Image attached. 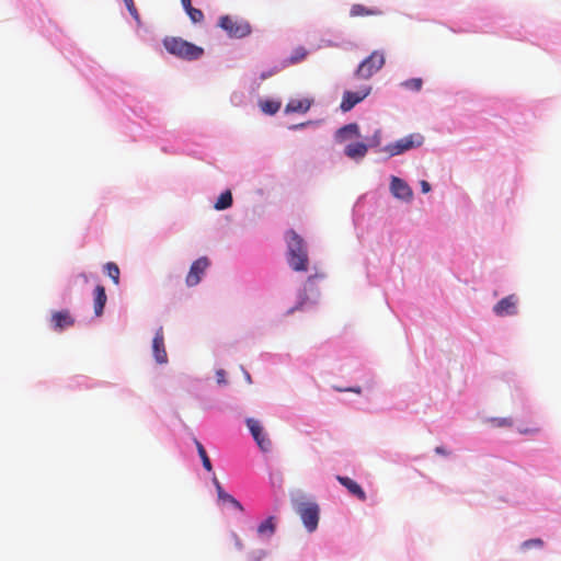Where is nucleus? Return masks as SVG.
<instances>
[{
  "instance_id": "13",
  "label": "nucleus",
  "mask_w": 561,
  "mask_h": 561,
  "mask_svg": "<svg viewBox=\"0 0 561 561\" xmlns=\"http://www.w3.org/2000/svg\"><path fill=\"white\" fill-rule=\"evenodd\" d=\"M54 330L62 331L75 324V318L68 310L55 311L50 318Z\"/></svg>"
},
{
  "instance_id": "9",
  "label": "nucleus",
  "mask_w": 561,
  "mask_h": 561,
  "mask_svg": "<svg viewBox=\"0 0 561 561\" xmlns=\"http://www.w3.org/2000/svg\"><path fill=\"white\" fill-rule=\"evenodd\" d=\"M210 262L206 256H202L193 262L191 265L190 272L186 275V285L188 287L196 286L201 279L206 270L208 268Z\"/></svg>"
},
{
  "instance_id": "20",
  "label": "nucleus",
  "mask_w": 561,
  "mask_h": 561,
  "mask_svg": "<svg viewBox=\"0 0 561 561\" xmlns=\"http://www.w3.org/2000/svg\"><path fill=\"white\" fill-rule=\"evenodd\" d=\"M280 106L282 103L275 100H264L260 102L261 111L267 115L276 114L279 111Z\"/></svg>"
},
{
  "instance_id": "24",
  "label": "nucleus",
  "mask_w": 561,
  "mask_h": 561,
  "mask_svg": "<svg viewBox=\"0 0 561 561\" xmlns=\"http://www.w3.org/2000/svg\"><path fill=\"white\" fill-rule=\"evenodd\" d=\"M232 205V194L230 191H225L220 194L217 202L215 203V208L217 210L227 209Z\"/></svg>"
},
{
  "instance_id": "16",
  "label": "nucleus",
  "mask_w": 561,
  "mask_h": 561,
  "mask_svg": "<svg viewBox=\"0 0 561 561\" xmlns=\"http://www.w3.org/2000/svg\"><path fill=\"white\" fill-rule=\"evenodd\" d=\"M368 147L364 142H352L345 147V154L351 159H362L366 156Z\"/></svg>"
},
{
  "instance_id": "38",
  "label": "nucleus",
  "mask_w": 561,
  "mask_h": 561,
  "mask_svg": "<svg viewBox=\"0 0 561 561\" xmlns=\"http://www.w3.org/2000/svg\"><path fill=\"white\" fill-rule=\"evenodd\" d=\"M308 124H310V122L297 124V125L291 126L290 128L291 129H298V128H302V127L307 126Z\"/></svg>"
},
{
  "instance_id": "27",
  "label": "nucleus",
  "mask_w": 561,
  "mask_h": 561,
  "mask_svg": "<svg viewBox=\"0 0 561 561\" xmlns=\"http://www.w3.org/2000/svg\"><path fill=\"white\" fill-rule=\"evenodd\" d=\"M488 422L492 427H512L514 424L511 417H492Z\"/></svg>"
},
{
  "instance_id": "31",
  "label": "nucleus",
  "mask_w": 561,
  "mask_h": 561,
  "mask_svg": "<svg viewBox=\"0 0 561 561\" xmlns=\"http://www.w3.org/2000/svg\"><path fill=\"white\" fill-rule=\"evenodd\" d=\"M543 546V541L539 538H536V539H529V540H526L522 543V548L527 550V549H530V548H541Z\"/></svg>"
},
{
  "instance_id": "33",
  "label": "nucleus",
  "mask_w": 561,
  "mask_h": 561,
  "mask_svg": "<svg viewBox=\"0 0 561 561\" xmlns=\"http://www.w3.org/2000/svg\"><path fill=\"white\" fill-rule=\"evenodd\" d=\"M217 382L218 383H225L226 380H225V371L224 370H218L217 374Z\"/></svg>"
},
{
  "instance_id": "29",
  "label": "nucleus",
  "mask_w": 561,
  "mask_h": 561,
  "mask_svg": "<svg viewBox=\"0 0 561 561\" xmlns=\"http://www.w3.org/2000/svg\"><path fill=\"white\" fill-rule=\"evenodd\" d=\"M184 9L194 23H199L204 20V13L202 10L194 8L192 4L190 7H185Z\"/></svg>"
},
{
  "instance_id": "4",
  "label": "nucleus",
  "mask_w": 561,
  "mask_h": 561,
  "mask_svg": "<svg viewBox=\"0 0 561 561\" xmlns=\"http://www.w3.org/2000/svg\"><path fill=\"white\" fill-rule=\"evenodd\" d=\"M296 513L301 518L309 533L317 529L319 523V505L314 502H300L296 505Z\"/></svg>"
},
{
  "instance_id": "28",
  "label": "nucleus",
  "mask_w": 561,
  "mask_h": 561,
  "mask_svg": "<svg viewBox=\"0 0 561 561\" xmlns=\"http://www.w3.org/2000/svg\"><path fill=\"white\" fill-rule=\"evenodd\" d=\"M401 85L408 90L419 92L423 87V80L421 78H413L403 81Z\"/></svg>"
},
{
  "instance_id": "2",
  "label": "nucleus",
  "mask_w": 561,
  "mask_h": 561,
  "mask_svg": "<svg viewBox=\"0 0 561 561\" xmlns=\"http://www.w3.org/2000/svg\"><path fill=\"white\" fill-rule=\"evenodd\" d=\"M163 46L171 55L186 60L199 59L204 54L202 47L175 36L165 37L163 39Z\"/></svg>"
},
{
  "instance_id": "18",
  "label": "nucleus",
  "mask_w": 561,
  "mask_h": 561,
  "mask_svg": "<svg viewBox=\"0 0 561 561\" xmlns=\"http://www.w3.org/2000/svg\"><path fill=\"white\" fill-rule=\"evenodd\" d=\"M276 529V520L274 516H270L266 520L261 523L257 527V534L260 536H268L274 535Z\"/></svg>"
},
{
  "instance_id": "7",
  "label": "nucleus",
  "mask_w": 561,
  "mask_h": 561,
  "mask_svg": "<svg viewBox=\"0 0 561 561\" xmlns=\"http://www.w3.org/2000/svg\"><path fill=\"white\" fill-rule=\"evenodd\" d=\"M219 26L231 37L241 38L251 33L249 23L236 20L229 15H224L219 19Z\"/></svg>"
},
{
  "instance_id": "8",
  "label": "nucleus",
  "mask_w": 561,
  "mask_h": 561,
  "mask_svg": "<svg viewBox=\"0 0 561 561\" xmlns=\"http://www.w3.org/2000/svg\"><path fill=\"white\" fill-rule=\"evenodd\" d=\"M247 426L249 431L251 432L254 440L256 442L260 449L264 453H267L271 450L272 442L267 437V435L263 431V426L261 423L255 419H248L247 420Z\"/></svg>"
},
{
  "instance_id": "23",
  "label": "nucleus",
  "mask_w": 561,
  "mask_h": 561,
  "mask_svg": "<svg viewBox=\"0 0 561 561\" xmlns=\"http://www.w3.org/2000/svg\"><path fill=\"white\" fill-rule=\"evenodd\" d=\"M104 272L106 273V275L113 280V283L115 285H118L119 284V275H121V271H119V267L116 263L114 262H107L105 265H104Z\"/></svg>"
},
{
  "instance_id": "26",
  "label": "nucleus",
  "mask_w": 561,
  "mask_h": 561,
  "mask_svg": "<svg viewBox=\"0 0 561 561\" xmlns=\"http://www.w3.org/2000/svg\"><path fill=\"white\" fill-rule=\"evenodd\" d=\"M308 55L305 47H297L287 60V65H295L302 61Z\"/></svg>"
},
{
  "instance_id": "1",
  "label": "nucleus",
  "mask_w": 561,
  "mask_h": 561,
  "mask_svg": "<svg viewBox=\"0 0 561 561\" xmlns=\"http://www.w3.org/2000/svg\"><path fill=\"white\" fill-rule=\"evenodd\" d=\"M285 239L288 265L295 272H307L309 267V256L305 240L293 229L286 232Z\"/></svg>"
},
{
  "instance_id": "3",
  "label": "nucleus",
  "mask_w": 561,
  "mask_h": 561,
  "mask_svg": "<svg viewBox=\"0 0 561 561\" xmlns=\"http://www.w3.org/2000/svg\"><path fill=\"white\" fill-rule=\"evenodd\" d=\"M385 65V55L379 50L373 51L365 58L354 72V77L368 80L377 73Z\"/></svg>"
},
{
  "instance_id": "40",
  "label": "nucleus",
  "mask_w": 561,
  "mask_h": 561,
  "mask_svg": "<svg viewBox=\"0 0 561 561\" xmlns=\"http://www.w3.org/2000/svg\"><path fill=\"white\" fill-rule=\"evenodd\" d=\"M272 75H273V72H267V73H265V72H264V73H262V75H261V79H262V80H265V79H267L268 77H271Z\"/></svg>"
},
{
  "instance_id": "34",
  "label": "nucleus",
  "mask_w": 561,
  "mask_h": 561,
  "mask_svg": "<svg viewBox=\"0 0 561 561\" xmlns=\"http://www.w3.org/2000/svg\"><path fill=\"white\" fill-rule=\"evenodd\" d=\"M421 188L423 193H428L431 191V185L427 181H422Z\"/></svg>"
},
{
  "instance_id": "11",
  "label": "nucleus",
  "mask_w": 561,
  "mask_h": 561,
  "mask_svg": "<svg viewBox=\"0 0 561 561\" xmlns=\"http://www.w3.org/2000/svg\"><path fill=\"white\" fill-rule=\"evenodd\" d=\"M493 311L499 317L513 316L517 313V297L510 295L502 298L494 307Z\"/></svg>"
},
{
  "instance_id": "15",
  "label": "nucleus",
  "mask_w": 561,
  "mask_h": 561,
  "mask_svg": "<svg viewBox=\"0 0 561 561\" xmlns=\"http://www.w3.org/2000/svg\"><path fill=\"white\" fill-rule=\"evenodd\" d=\"M312 105L310 99H291L286 104L285 113H307Z\"/></svg>"
},
{
  "instance_id": "22",
  "label": "nucleus",
  "mask_w": 561,
  "mask_h": 561,
  "mask_svg": "<svg viewBox=\"0 0 561 561\" xmlns=\"http://www.w3.org/2000/svg\"><path fill=\"white\" fill-rule=\"evenodd\" d=\"M381 12L379 10H376V9H367L365 5L363 4H354L352 8H351V15L352 16H364V15H378L380 14Z\"/></svg>"
},
{
  "instance_id": "12",
  "label": "nucleus",
  "mask_w": 561,
  "mask_h": 561,
  "mask_svg": "<svg viewBox=\"0 0 561 561\" xmlns=\"http://www.w3.org/2000/svg\"><path fill=\"white\" fill-rule=\"evenodd\" d=\"M152 353L158 364L168 363V354L165 351L164 334L162 328H159L156 331L154 337L152 340Z\"/></svg>"
},
{
  "instance_id": "39",
  "label": "nucleus",
  "mask_w": 561,
  "mask_h": 561,
  "mask_svg": "<svg viewBox=\"0 0 561 561\" xmlns=\"http://www.w3.org/2000/svg\"><path fill=\"white\" fill-rule=\"evenodd\" d=\"M183 8L190 7L192 4V0H181Z\"/></svg>"
},
{
  "instance_id": "10",
  "label": "nucleus",
  "mask_w": 561,
  "mask_h": 561,
  "mask_svg": "<svg viewBox=\"0 0 561 561\" xmlns=\"http://www.w3.org/2000/svg\"><path fill=\"white\" fill-rule=\"evenodd\" d=\"M390 191L396 198L404 202H410L413 197L412 188L398 176H391Z\"/></svg>"
},
{
  "instance_id": "36",
  "label": "nucleus",
  "mask_w": 561,
  "mask_h": 561,
  "mask_svg": "<svg viewBox=\"0 0 561 561\" xmlns=\"http://www.w3.org/2000/svg\"><path fill=\"white\" fill-rule=\"evenodd\" d=\"M435 453L438 454V455H443V456H447L448 455V451L442 447V446H438L435 448Z\"/></svg>"
},
{
  "instance_id": "32",
  "label": "nucleus",
  "mask_w": 561,
  "mask_h": 561,
  "mask_svg": "<svg viewBox=\"0 0 561 561\" xmlns=\"http://www.w3.org/2000/svg\"><path fill=\"white\" fill-rule=\"evenodd\" d=\"M539 427H533V428H519L520 434H537L539 433Z\"/></svg>"
},
{
  "instance_id": "14",
  "label": "nucleus",
  "mask_w": 561,
  "mask_h": 561,
  "mask_svg": "<svg viewBox=\"0 0 561 561\" xmlns=\"http://www.w3.org/2000/svg\"><path fill=\"white\" fill-rule=\"evenodd\" d=\"M336 480L344 486L347 489V491L356 496L358 500L360 501H365L366 500V493L364 492V490L362 489V486L356 482L354 481L353 479L348 478V477H343V476H337L336 477Z\"/></svg>"
},
{
  "instance_id": "25",
  "label": "nucleus",
  "mask_w": 561,
  "mask_h": 561,
  "mask_svg": "<svg viewBox=\"0 0 561 561\" xmlns=\"http://www.w3.org/2000/svg\"><path fill=\"white\" fill-rule=\"evenodd\" d=\"M217 495L220 501L229 503L238 511L243 512V506L241 505V503L238 500H236L232 495L227 493L225 490H219V493Z\"/></svg>"
},
{
  "instance_id": "30",
  "label": "nucleus",
  "mask_w": 561,
  "mask_h": 561,
  "mask_svg": "<svg viewBox=\"0 0 561 561\" xmlns=\"http://www.w3.org/2000/svg\"><path fill=\"white\" fill-rule=\"evenodd\" d=\"M129 14L133 16V19L136 21L138 25L141 24L140 15L138 13V10L134 3V0H123Z\"/></svg>"
},
{
  "instance_id": "6",
  "label": "nucleus",
  "mask_w": 561,
  "mask_h": 561,
  "mask_svg": "<svg viewBox=\"0 0 561 561\" xmlns=\"http://www.w3.org/2000/svg\"><path fill=\"white\" fill-rule=\"evenodd\" d=\"M371 92L370 84H363L357 91H345L342 96L340 108L342 112H350L358 103L364 101Z\"/></svg>"
},
{
  "instance_id": "21",
  "label": "nucleus",
  "mask_w": 561,
  "mask_h": 561,
  "mask_svg": "<svg viewBox=\"0 0 561 561\" xmlns=\"http://www.w3.org/2000/svg\"><path fill=\"white\" fill-rule=\"evenodd\" d=\"M348 136H359V128L357 124H348L337 130V137L341 140L346 139Z\"/></svg>"
},
{
  "instance_id": "37",
  "label": "nucleus",
  "mask_w": 561,
  "mask_h": 561,
  "mask_svg": "<svg viewBox=\"0 0 561 561\" xmlns=\"http://www.w3.org/2000/svg\"><path fill=\"white\" fill-rule=\"evenodd\" d=\"M339 391H352V392H355V393H360V388L359 387H356V388H348V389H337Z\"/></svg>"
},
{
  "instance_id": "5",
  "label": "nucleus",
  "mask_w": 561,
  "mask_h": 561,
  "mask_svg": "<svg viewBox=\"0 0 561 561\" xmlns=\"http://www.w3.org/2000/svg\"><path fill=\"white\" fill-rule=\"evenodd\" d=\"M424 142V137L421 134H411L408 135L396 142L389 144L385 147V151L389 153V156H398L410 149L421 147Z\"/></svg>"
},
{
  "instance_id": "17",
  "label": "nucleus",
  "mask_w": 561,
  "mask_h": 561,
  "mask_svg": "<svg viewBox=\"0 0 561 561\" xmlns=\"http://www.w3.org/2000/svg\"><path fill=\"white\" fill-rule=\"evenodd\" d=\"M107 297L105 294V288L102 285H98L94 289V313L96 317L103 314V309L105 307Z\"/></svg>"
},
{
  "instance_id": "19",
  "label": "nucleus",
  "mask_w": 561,
  "mask_h": 561,
  "mask_svg": "<svg viewBox=\"0 0 561 561\" xmlns=\"http://www.w3.org/2000/svg\"><path fill=\"white\" fill-rule=\"evenodd\" d=\"M193 440L196 446L197 453L201 457L204 469L207 470L208 472H210L213 470V465H211V461L206 453V449L204 448L203 444L197 438H193Z\"/></svg>"
},
{
  "instance_id": "35",
  "label": "nucleus",
  "mask_w": 561,
  "mask_h": 561,
  "mask_svg": "<svg viewBox=\"0 0 561 561\" xmlns=\"http://www.w3.org/2000/svg\"><path fill=\"white\" fill-rule=\"evenodd\" d=\"M213 483L216 488V491H217V494L219 493V490H224L222 485L220 484L219 480L217 479V477H214L213 478Z\"/></svg>"
}]
</instances>
